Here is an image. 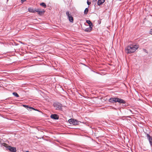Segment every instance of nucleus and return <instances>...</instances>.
I'll return each mask as SVG.
<instances>
[{
    "instance_id": "obj_1",
    "label": "nucleus",
    "mask_w": 152,
    "mask_h": 152,
    "mask_svg": "<svg viewBox=\"0 0 152 152\" xmlns=\"http://www.w3.org/2000/svg\"><path fill=\"white\" fill-rule=\"evenodd\" d=\"M138 48V46L137 45H131L128 46L125 49L126 52L127 54L134 53Z\"/></svg>"
},
{
    "instance_id": "obj_2",
    "label": "nucleus",
    "mask_w": 152,
    "mask_h": 152,
    "mask_svg": "<svg viewBox=\"0 0 152 152\" xmlns=\"http://www.w3.org/2000/svg\"><path fill=\"white\" fill-rule=\"evenodd\" d=\"M109 102H118L120 103H124L125 102L122 99L118 98H113L109 99Z\"/></svg>"
},
{
    "instance_id": "obj_3",
    "label": "nucleus",
    "mask_w": 152,
    "mask_h": 152,
    "mask_svg": "<svg viewBox=\"0 0 152 152\" xmlns=\"http://www.w3.org/2000/svg\"><path fill=\"white\" fill-rule=\"evenodd\" d=\"M2 145V146L6 147L7 149L9 150L11 152H15L16 151V148L12 147L5 143H3Z\"/></svg>"
},
{
    "instance_id": "obj_4",
    "label": "nucleus",
    "mask_w": 152,
    "mask_h": 152,
    "mask_svg": "<svg viewBox=\"0 0 152 152\" xmlns=\"http://www.w3.org/2000/svg\"><path fill=\"white\" fill-rule=\"evenodd\" d=\"M53 106L56 110H59L61 108L62 105L59 103L56 102L54 103Z\"/></svg>"
},
{
    "instance_id": "obj_5",
    "label": "nucleus",
    "mask_w": 152,
    "mask_h": 152,
    "mask_svg": "<svg viewBox=\"0 0 152 152\" xmlns=\"http://www.w3.org/2000/svg\"><path fill=\"white\" fill-rule=\"evenodd\" d=\"M68 122L70 124H72L73 125L77 124V120L73 119H71L68 120Z\"/></svg>"
},
{
    "instance_id": "obj_6",
    "label": "nucleus",
    "mask_w": 152,
    "mask_h": 152,
    "mask_svg": "<svg viewBox=\"0 0 152 152\" xmlns=\"http://www.w3.org/2000/svg\"><path fill=\"white\" fill-rule=\"evenodd\" d=\"M66 15L68 16V18L69 19V21L71 22H73V17L69 15L68 12H66Z\"/></svg>"
},
{
    "instance_id": "obj_7",
    "label": "nucleus",
    "mask_w": 152,
    "mask_h": 152,
    "mask_svg": "<svg viewBox=\"0 0 152 152\" xmlns=\"http://www.w3.org/2000/svg\"><path fill=\"white\" fill-rule=\"evenodd\" d=\"M44 12V10H41L39 9H36V12H37L38 14L40 15L43 14Z\"/></svg>"
},
{
    "instance_id": "obj_8",
    "label": "nucleus",
    "mask_w": 152,
    "mask_h": 152,
    "mask_svg": "<svg viewBox=\"0 0 152 152\" xmlns=\"http://www.w3.org/2000/svg\"><path fill=\"white\" fill-rule=\"evenodd\" d=\"M50 117L54 119H58V115L56 114L51 115L50 116Z\"/></svg>"
},
{
    "instance_id": "obj_9",
    "label": "nucleus",
    "mask_w": 152,
    "mask_h": 152,
    "mask_svg": "<svg viewBox=\"0 0 152 152\" xmlns=\"http://www.w3.org/2000/svg\"><path fill=\"white\" fill-rule=\"evenodd\" d=\"M147 137L149 140L150 145L152 146V138L151 137L149 134H147Z\"/></svg>"
},
{
    "instance_id": "obj_10",
    "label": "nucleus",
    "mask_w": 152,
    "mask_h": 152,
    "mask_svg": "<svg viewBox=\"0 0 152 152\" xmlns=\"http://www.w3.org/2000/svg\"><path fill=\"white\" fill-rule=\"evenodd\" d=\"M105 1V0H99L98 1L97 4L100 5L102 4Z\"/></svg>"
},
{
    "instance_id": "obj_11",
    "label": "nucleus",
    "mask_w": 152,
    "mask_h": 152,
    "mask_svg": "<svg viewBox=\"0 0 152 152\" xmlns=\"http://www.w3.org/2000/svg\"><path fill=\"white\" fill-rule=\"evenodd\" d=\"M28 11L34 13L36 12V9L34 10L31 8H28Z\"/></svg>"
},
{
    "instance_id": "obj_12",
    "label": "nucleus",
    "mask_w": 152,
    "mask_h": 152,
    "mask_svg": "<svg viewBox=\"0 0 152 152\" xmlns=\"http://www.w3.org/2000/svg\"><path fill=\"white\" fill-rule=\"evenodd\" d=\"M86 22L89 24V27H92V23L89 20H87L86 21Z\"/></svg>"
},
{
    "instance_id": "obj_13",
    "label": "nucleus",
    "mask_w": 152,
    "mask_h": 152,
    "mask_svg": "<svg viewBox=\"0 0 152 152\" xmlns=\"http://www.w3.org/2000/svg\"><path fill=\"white\" fill-rule=\"evenodd\" d=\"M92 29V27H89L85 29V31L86 32H90Z\"/></svg>"
},
{
    "instance_id": "obj_14",
    "label": "nucleus",
    "mask_w": 152,
    "mask_h": 152,
    "mask_svg": "<svg viewBox=\"0 0 152 152\" xmlns=\"http://www.w3.org/2000/svg\"><path fill=\"white\" fill-rule=\"evenodd\" d=\"M23 106L24 107H27V108H29V109H32L33 110H35L34 108H33V107H28V105H23Z\"/></svg>"
},
{
    "instance_id": "obj_15",
    "label": "nucleus",
    "mask_w": 152,
    "mask_h": 152,
    "mask_svg": "<svg viewBox=\"0 0 152 152\" xmlns=\"http://www.w3.org/2000/svg\"><path fill=\"white\" fill-rule=\"evenodd\" d=\"M40 5L43 7L44 8H46V5L44 3L42 2L40 3Z\"/></svg>"
},
{
    "instance_id": "obj_16",
    "label": "nucleus",
    "mask_w": 152,
    "mask_h": 152,
    "mask_svg": "<svg viewBox=\"0 0 152 152\" xmlns=\"http://www.w3.org/2000/svg\"><path fill=\"white\" fill-rule=\"evenodd\" d=\"M12 94L14 96H15L16 97H18L19 96L18 94L15 92H13Z\"/></svg>"
},
{
    "instance_id": "obj_17",
    "label": "nucleus",
    "mask_w": 152,
    "mask_h": 152,
    "mask_svg": "<svg viewBox=\"0 0 152 152\" xmlns=\"http://www.w3.org/2000/svg\"><path fill=\"white\" fill-rule=\"evenodd\" d=\"M88 9L87 8H86L84 10V14H87L88 12Z\"/></svg>"
},
{
    "instance_id": "obj_18",
    "label": "nucleus",
    "mask_w": 152,
    "mask_h": 152,
    "mask_svg": "<svg viewBox=\"0 0 152 152\" xmlns=\"http://www.w3.org/2000/svg\"><path fill=\"white\" fill-rule=\"evenodd\" d=\"M149 33L150 34L152 35V28L149 31Z\"/></svg>"
},
{
    "instance_id": "obj_19",
    "label": "nucleus",
    "mask_w": 152,
    "mask_h": 152,
    "mask_svg": "<svg viewBox=\"0 0 152 152\" xmlns=\"http://www.w3.org/2000/svg\"><path fill=\"white\" fill-rule=\"evenodd\" d=\"M87 3L88 5H90L91 4V2H90L88 1H87Z\"/></svg>"
},
{
    "instance_id": "obj_20",
    "label": "nucleus",
    "mask_w": 152,
    "mask_h": 152,
    "mask_svg": "<svg viewBox=\"0 0 152 152\" xmlns=\"http://www.w3.org/2000/svg\"><path fill=\"white\" fill-rule=\"evenodd\" d=\"M26 0H21L22 2H24V1H26Z\"/></svg>"
},
{
    "instance_id": "obj_21",
    "label": "nucleus",
    "mask_w": 152,
    "mask_h": 152,
    "mask_svg": "<svg viewBox=\"0 0 152 152\" xmlns=\"http://www.w3.org/2000/svg\"><path fill=\"white\" fill-rule=\"evenodd\" d=\"M26 152H29L28 151H26Z\"/></svg>"
},
{
    "instance_id": "obj_22",
    "label": "nucleus",
    "mask_w": 152,
    "mask_h": 152,
    "mask_svg": "<svg viewBox=\"0 0 152 152\" xmlns=\"http://www.w3.org/2000/svg\"><path fill=\"white\" fill-rule=\"evenodd\" d=\"M95 1H96V0H95Z\"/></svg>"
}]
</instances>
